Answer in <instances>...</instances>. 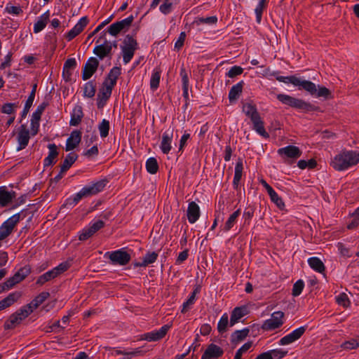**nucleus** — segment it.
Segmentation results:
<instances>
[{"label": "nucleus", "mask_w": 359, "mask_h": 359, "mask_svg": "<svg viewBox=\"0 0 359 359\" xmlns=\"http://www.w3.org/2000/svg\"><path fill=\"white\" fill-rule=\"evenodd\" d=\"M161 72L158 68L153 69L150 78V88L152 91L157 90L159 86Z\"/></svg>", "instance_id": "obj_38"}, {"label": "nucleus", "mask_w": 359, "mask_h": 359, "mask_svg": "<svg viewBox=\"0 0 359 359\" xmlns=\"http://www.w3.org/2000/svg\"><path fill=\"white\" fill-rule=\"evenodd\" d=\"M123 62L125 65L129 63L134 56L135 50L138 48L136 39L130 35H126L121 45Z\"/></svg>", "instance_id": "obj_4"}, {"label": "nucleus", "mask_w": 359, "mask_h": 359, "mask_svg": "<svg viewBox=\"0 0 359 359\" xmlns=\"http://www.w3.org/2000/svg\"><path fill=\"white\" fill-rule=\"evenodd\" d=\"M243 170V160L238 159L235 165L234 177L233 180V187L235 189H238L240 186V182L242 177Z\"/></svg>", "instance_id": "obj_30"}, {"label": "nucleus", "mask_w": 359, "mask_h": 359, "mask_svg": "<svg viewBox=\"0 0 359 359\" xmlns=\"http://www.w3.org/2000/svg\"><path fill=\"white\" fill-rule=\"evenodd\" d=\"M48 148L49 149L48 155L43 161V165L45 167H48L53 164L55 158L58 154L57 147L55 144H49Z\"/></svg>", "instance_id": "obj_34"}, {"label": "nucleus", "mask_w": 359, "mask_h": 359, "mask_svg": "<svg viewBox=\"0 0 359 359\" xmlns=\"http://www.w3.org/2000/svg\"><path fill=\"white\" fill-rule=\"evenodd\" d=\"M358 163V150L342 149L330 160V165L337 171L347 170Z\"/></svg>", "instance_id": "obj_1"}, {"label": "nucleus", "mask_w": 359, "mask_h": 359, "mask_svg": "<svg viewBox=\"0 0 359 359\" xmlns=\"http://www.w3.org/2000/svg\"><path fill=\"white\" fill-rule=\"evenodd\" d=\"M106 186L105 180H100L84 186L79 192L66 200V205H76L83 198H87L102 191Z\"/></svg>", "instance_id": "obj_2"}, {"label": "nucleus", "mask_w": 359, "mask_h": 359, "mask_svg": "<svg viewBox=\"0 0 359 359\" xmlns=\"http://www.w3.org/2000/svg\"><path fill=\"white\" fill-rule=\"evenodd\" d=\"M69 266L70 264L67 262L60 263L55 268L40 276L38 278L36 283L42 285L46 282L50 281V280L57 277L60 274L67 271L69 268Z\"/></svg>", "instance_id": "obj_5"}, {"label": "nucleus", "mask_w": 359, "mask_h": 359, "mask_svg": "<svg viewBox=\"0 0 359 359\" xmlns=\"http://www.w3.org/2000/svg\"><path fill=\"white\" fill-rule=\"evenodd\" d=\"M44 109L45 105L43 104L38 106L34 112H33L31 118L34 119L35 121H39L41 119V114Z\"/></svg>", "instance_id": "obj_60"}, {"label": "nucleus", "mask_w": 359, "mask_h": 359, "mask_svg": "<svg viewBox=\"0 0 359 359\" xmlns=\"http://www.w3.org/2000/svg\"><path fill=\"white\" fill-rule=\"evenodd\" d=\"M158 253L155 252H148L143 257L142 262H136L134 264L135 267H146L149 264L154 263L158 258Z\"/></svg>", "instance_id": "obj_31"}, {"label": "nucleus", "mask_w": 359, "mask_h": 359, "mask_svg": "<svg viewBox=\"0 0 359 359\" xmlns=\"http://www.w3.org/2000/svg\"><path fill=\"white\" fill-rule=\"evenodd\" d=\"M30 313H32V310L29 309V306L22 307L15 313L12 314L9 319L5 322L4 328L6 330H10L15 327Z\"/></svg>", "instance_id": "obj_6"}, {"label": "nucleus", "mask_w": 359, "mask_h": 359, "mask_svg": "<svg viewBox=\"0 0 359 359\" xmlns=\"http://www.w3.org/2000/svg\"><path fill=\"white\" fill-rule=\"evenodd\" d=\"M50 294L48 292H43L36 296L29 304L25 306H29V309L32 310V313L34 309L38 308L46 299H48Z\"/></svg>", "instance_id": "obj_35"}, {"label": "nucleus", "mask_w": 359, "mask_h": 359, "mask_svg": "<svg viewBox=\"0 0 359 359\" xmlns=\"http://www.w3.org/2000/svg\"><path fill=\"white\" fill-rule=\"evenodd\" d=\"M276 79L284 83H291L294 86L299 88V89H304L308 93H313L315 91V83L307 80L302 79L300 77L296 76H276Z\"/></svg>", "instance_id": "obj_3"}, {"label": "nucleus", "mask_w": 359, "mask_h": 359, "mask_svg": "<svg viewBox=\"0 0 359 359\" xmlns=\"http://www.w3.org/2000/svg\"><path fill=\"white\" fill-rule=\"evenodd\" d=\"M277 99L283 104H286L298 109L309 110L311 107L310 104L306 102L286 94H278L277 95Z\"/></svg>", "instance_id": "obj_8"}, {"label": "nucleus", "mask_w": 359, "mask_h": 359, "mask_svg": "<svg viewBox=\"0 0 359 359\" xmlns=\"http://www.w3.org/2000/svg\"><path fill=\"white\" fill-rule=\"evenodd\" d=\"M243 68L239 66H233L230 68L229 72L226 73V76L229 78H233L243 73Z\"/></svg>", "instance_id": "obj_59"}, {"label": "nucleus", "mask_w": 359, "mask_h": 359, "mask_svg": "<svg viewBox=\"0 0 359 359\" xmlns=\"http://www.w3.org/2000/svg\"><path fill=\"white\" fill-rule=\"evenodd\" d=\"M240 215L241 211L239 209L233 212L231 215H230V216L229 217V218L227 219L224 224V231H229L234 226V224L237 222L238 217L240 216Z\"/></svg>", "instance_id": "obj_40"}, {"label": "nucleus", "mask_w": 359, "mask_h": 359, "mask_svg": "<svg viewBox=\"0 0 359 359\" xmlns=\"http://www.w3.org/2000/svg\"><path fill=\"white\" fill-rule=\"evenodd\" d=\"M5 10L8 13L16 15L22 13V10L20 6L6 5Z\"/></svg>", "instance_id": "obj_63"}, {"label": "nucleus", "mask_w": 359, "mask_h": 359, "mask_svg": "<svg viewBox=\"0 0 359 359\" xmlns=\"http://www.w3.org/2000/svg\"><path fill=\"white\" fill-rule=\"evenodd\" d=\"M99 65V61L96 57H90L86 62L82 72V79L86 81L89 79L96 72Z\"/></svg>", "instance_id": "obj_18"}, {"label": "nucleus", "mask_w": 359, "mask_h": 359, "mask_svg": "<svg viewBox=\"0 0 359 359\" xmlns=\"http://www.w3.org/2000/svg\"><path fill=\"white\" fill-rule=\"evenodd\" d=\"M243 87V81H240V82L237 83L236 84L233 85L231 88L229 93V100L230 102H231V103L234 102L238 99L240 95L242 93Z\"/></svg>", "instance_id": "obj_33"}, {"label": "nucleus", "mask_w": 359, "mask_h": 359, "mask_svg": "<svg viewBox=\"0 0 359 359\" xmlns=\"http://www.w3.org/2000/svg\"><path fill=\"white\" fill-rule=\"evenodd\" d=\"M15 192L9 190L6 186L0 187V208H4L10 205L15 198Z\"/></svg>", "instance_id": "obj_19"}, {"label": "nucleus", "mask_w": 359, "mask_h": 359, "mask_svg": "<svg viewBox=\"0 0 359 359\" xmlns=\"http://www.w3.org/2000/svg\"><path fill=\"white\" fill-rule=\"evenodd\" d=\"M306 327L304 326L299 327L294 330L290 333L282 337L278 342L280 346L290 345L298 340L305 332Z\"/></svg>", "instance_id": "obj_15"}, {"label": "nucleus", "mask_w": 359, "mask_h": 359, "mask_svg": "<svg viewBox=\"0 0 359 359\" xmlns=\"http://www.w3.org/2000/svg\"><path fill=\"white\" fill-rule=\"evenodd\" d=\"M133 21L132 15L116 22L111 24L108 28V32L110 35L116 36L124 29L128 27Z\"/></svg>", "instance_id": "obj_17"}, {"label": "nucleus", "mask_w": 359, "mask_h": 359, "mask_svg": "<svg viewBox=\"0 0 359 359\" xmlns=\"http://www.w3.org/2000/svg\"><path fill=\"white\" fill-rule=\"evenodd\" d=\"M359 225V207L357 208L355 212V216L353 218L352 221L348 224V229H353L355 226Z\"/></svg>", "instance_id": "obj_64"}, {"label": "nucleus", "mask_w": 359, "mask_h": 359, "mask_svg": "<svg viewBox=\"0 0 359 359\" xmlns=\"http://www.w3.org/2000/svg\"><path fill=\"white\" fill-rule=\"evenodd\" d=\"M200 208L195 202H190L188 205L187 215L190 224H194L200 217Z\"/></svg>", "instance_id": "obj_25"}, {"label": "nucleus", "mask_w": 359, "mask_h": 359, "mask_svg": "<svg viewBox=\"0 0 359 359\" xmlns=\"http://www.w3.org/2000/svg\"><path fill=\"white\" fill-rule=\"evenodd\" d=\"M251 121L253 124V130H255L257 133L264 138H268L269 137V133L264 128V122L262 120L260 116L252 119Z\"/></svg>", "instance_id": "obj_32"}, {"label": "nucleus", "mask_w": 359, "mask_h": 359, "mask_svg": "<svg viewBox=\"0 0 359 359\" xmlns=\"http://www.w3.org/2000/svg\"><path fill=\"white\" fill-rule=\"evenodd\" d=\"M95 94V88L92 82L85 83L83 86V96L86 97H93Z\"/></svg>", "instance_id": "obj_51"}, {"label": "nucleus", "mask_w": 359, "mask_h": 359, "mask_svg": "<svg viewBox=\"0 0 359 359\" xmlns=\"http://www.w3.org/2000/svg\"><path fill=\"white\" fill-rule=\"evenodd\" d=\"M146 169L150 174H156L158 170V165L155 158H149L146 161Z\"/></svg>", "instance_id": "obj_43"}, {"label": "nucleus", "mask_w": 359, "mask_h": 359, "mask_svg": "<svg viewBox=\"0 0 359 359\" xmlns=\"http://www.w3.org/2000/svg\"><path fill=\"white\" fill-rule=\"evenodd\" d=\"M83 112L80 107H75L70 120V125L76 126L81 121Z\"/></svg>", "instance_id": "obj_48"}, {"label": "nucleus", "mask_w": 359, "mask_h": 359, "mask_svg": "<svg viewBox=\"0 0 359 359\" xmlns=\"http://www.w3.org/2000/svg\"><path fill=\"white\" fill-rule=\"evenodd\" d=\"M248 313V309L246 306H238L233 309L231 312L230 318V325L233 326L238 322L243 317L246 316Z\"/></svg>", "instance_id": "obj_27"}, {"label": "nucleus", "mask_w": 359, "mask_h": 359, "mask_svg": "<svg viewBox=\"0 0 359 359\" xmlns=\"http://www.w3.org/2000/svg\"><path fill=\"white\" fill-rule=\"evenodd\" d=\"M223 353L224 351L220 346L215 344H210L202 355L201 359L217 358L222 356Z\"/></svg>", "instance_id": "obj_22"}, {"label": "nucleus", "mask_w": 359, "mask_h": 359, "mask_svg": "<svg viewBox=\"0 0 359 359\" xmlns=\"http://www.w3.org/2000/svg\"><path fill=\"white\" fill-rule=\"evenodd\" d=\"M309 93L311 95H314L317 97L327 98L329 96L330 92L325 87L318 86V88H317V86L315 84V91L313 93Z\"/></svg>", "instance_id": "obj_50"}, {"label": "nucleus", "mask_w": 359, "mask_h": 359, "mask_svg": "<svg viewBox=\"0 0 359 359\" xmlns=\"http://www.w3.org/2000/svg\"><path fill=\"white\" fill-rule=\"evenodd\" d=\"M106 255H109V258L114 265L125 266L129 263L131 259L130 255L125 248H121L113 252H108Z\"/></svg>", "instance_id": "obj_10"}, {"label": "nucleus", "mask_w": 359, "mask_h": 359, "mask_svg": "<svg viewBox=\"0 0 359 359\" xmlns=\"http://www.w3.org/2000/svg\"><path fill=\"white\" fill-rule=\"evenodd\" d=\"M76 66V61L74 58L67 59L63 66L64 72L72 71Z\"/></svg>", "instance_id": "obj_58"}, {"label": "nucleus", "mask_w": 359, "mask_h": 359, "mask_svg": "<svg viewBox=\"0 0 359 359\" xmlns=\"http://www.w3.org/2000/svg\"><path fill=\"white\" fill-rule=\"evenodd\" d=\"M114 87V86L110 85L107 82L104 81L103 86L100 90V96H101L102 99L107 100L111 96Z\"/></svg>", "instance_id": "obj_47"}, {"label": "nucleus", "mask_w": 359, "mask_h": 359, "mask_svg": "<svg viewBox=\"0 0 359 359\" xmlns=\"http://www.w3.org/2000/svg\"><path fill=\"white\" fill-rule=\"evenodd\" d=\"M50 18L49 11H46L42 15L39 16L34 25V32L39 33L41 32L46 26Z\"/></svg>", "instance_id": "obj_28"}, {"label": "nucleus", "mask_w": 359, "mask_h": 359, "mask_svg": "<svg viewBox=\"0 0 359 359\" xmlns=\"http://www.w3.org/2000/svg\"><path fill=\"white\" fill-rule=\"evenodd\" d=\"M284 313L282 311H274L270 318L265 320L261 327L265 331H273L281 327L284 323Z\"/></svg>", "instance_id": "obj_7"}, {"label": "nucleus", "mask_w": 359, "mask_h": 359, "mask_svg": "<svg viewBox=\"0 0 359 359\" xmlns=\"http://www.w3.org/2000/svg\"><path fill=\"white\" fill-rule=\"evenodd\" d=\"M335 299L337 304L344 307H348L350 304L348 295L344 292L339 294L337 296H336Z\"/></svg>", "instance_id": "obj_54"}, {"label": "nucleus", "mask_w": 359, "mask_h": 359, "mask_svg": "<svg viewBox=\"0 0 359 359\" xmlns=\"http://www.w3.org/2000/svg\"><path fill=\"white\" fill-rule=\"evenodd\" d=\"M17 107L15 104L6 103L2 107V112L6 114H13Z\"/></svg>", "instance_id": "obj_62"}, {"label": "nucleus", "mask_w": 359, "mask_h": 359, "mask_svg": "<svg viewBox=\"0 0 359 359\" xmlns=\"http://www.w3.org/2000/svg\"><path fill=\"white\" fill-rule=\"evenodd\" d=\"M104 225V221L97 219H93L88 226H85L79 233V239L80 241H86L88 239L97 231L103 228Z\"/></svg>", "instance_id": "obj_9"}, {"label": "nucleus", "mask_w": 359, "mask_h": 359, "mask_svg": "<svg viewBox=\"0 0 359 359\" xmlns=\"http://www.w3.org/2000/svg\"><path fill=\"white\" fill-rule=\"evenodd\" d=\"M20 213H16L7 219L0 226V240H4L12 233L16 224L20 222Z\"/></svg>", "instance_id": "obj_11"}, {"label": "nucleus", "mask_w": 359, "mask_h": 359, "mask_svg": "<svg viewBox=\"0 0 359 359\" xmlns=\"http://www.w3.org/2000/svg\"><path fill=\"white\" fill-rule=\"evenodd\" d=\"M171 325H165L162 326L159 330H152L149 332H146L141 336V339L146 340L147 341H157L163 339L170 329Z\"/></svg>", "instance_id": "obj_14"}, {"label": "nucleus", "mask_w": 359, "mask_h": 359, "mask_svg": "<svg viewBox=\"0 0 359 359\" xmlns=\"http://www.w3.org/2000/svg\"><path fill=\"white\" fill-rule=\"evenodd\" d=\"M121 74V69L119 67H113L104 81L107 82L110 85L115 86L118 76Z\"/></svg>", "instance_id": "obj_39"}, {"label": "nucleus", "mask_w": 359, "mask_h": 359, "mask_svg": "<svg viewBox=\"0 0 359 359\" xmlns=\"http://www.w3.org/2000/svg\"><path fill=\"white\" fill-rule=\"evenodd\" d=\"M118 353L123 354L124 355V358L123 359H131L133 356H135L137 355H142V351L141 348H137L135 349L134 351L126 352V353L119 351Z\"/></svg>", "instance_id": "obj_61"}, {"label": "nucleus", "mask_w": 359, "mask_h": 359, "mask_svg": "<svg viewBox=\"0 0 359 359\" xmlns=\"http://www.w3.org/2000/svg\"><path fill=\"white\" fill-rule=\"evenodd\" d=\"M266 7V0H260L255 9V13L256 15V21L258 23H260L262 20V13Z\"/></svg>", "instance_id": "obj_46"}, {"label": "nucleus", "mask_w": 359, "mask_h": 359, "mask_svg": "<svg viewBox=\"0 0 359 359\" xmlns=\"http://www.w3.org/2000/svg\"><path fill=\"white\" fill-rule=\"evenodd\" d=\"M81 140V133L79 130H73L69 137L67 138L65 150L71 151L76 148L80 143Z\"/></svg>", "instance_id": "obj_26"}, {"label": "nucleus", "mask_w": 359, "mask_h": 359, "mask_svg": "<svg viewBox=\"0 0 359 359\" xmlns=\"http://www.w3.org/2000/svg\"><path fill=\"white\" fill-rule=\"evenodd\" d=\"M99 131L101 137H106L109 134V123L106 119H103L99 125Z\"/></svg>", "instance_id": "obj_53"}, {"label": "nucleus", "mask_w": 359, "mask_h": 359, "mask_svg": "<svg viewBox=\"0 0 359 359\" xmlns=\"http://www.w3.org/2000/svg\"><path fill=\"white\" fill-rule=\"evenodd\" d=\"M278 153L279 155L282 156H285L290 158H297L302 154V152L299 147L293 145H289L280 148L278 150Z\"/></svg>", "instance_id": "obj_24"}, {"label": "nucleus", "mask_w": 359, "mask_h": 359, "mask_svg": "<svg viewBox=\"0 0 359 359\" xmlns=\"http://www.w3.org/2000/svg\"><path fill=\"white\" fill-rule=\"evenodd\" d=\"M287 354V351L283 348H275L260 353L255 359H282Z\"/></svg>", "instance_id": "obj_21"}, {"label": "nucleus", "mask_w": 359, "mask_h": 359, "mask_svg": "<svg viewBox=\"0 0 359 359\" xmlns=\"http://www.w3.org/2000/svg\"><path fill=\"white\" fill-rule=\"evenodd\" d=\"M359 346V337L356 339H352L345 341L341 344V347L344 349H354Z\"/></svg>", "instance_id": "obj_56"}, {"label": "nucleus", "mask_w": 359, "mask_h": 359, "mask_svg": "<svg viewBox=\"0 0 359 359\" xmlns=\"http://www.w3.org/2000/svg\"><path fill=\"white\" fill-rule=\"evenodd\" d=\"M198 292V290L195 289L191 294L189 295L188 299L184 302L182 304V307L181 309L182 313H186L187 311H189L191 308V306L194 304L196 301V295Z\"/></svg>", "instance_id": "obj_42"}, {"label": "nucleus", "mask_w": 359, "mask_h": 359, "mask_svg": "<svg viewBox=\"0 0 359 359\" xmlns=\"http://www.w3.org/2000/svg\"><path fill=\"white\" fill-rule=\"evenodd\" d=\"M316 165L317 163L314 159H310L309 161L299 160L297 163L298 167L302 170L306 168L312 169L314 168L316 166Z\"/></svg>", "instance_id": "obj_52"}, {"label": "nucleus", "mask_w": 359, "mask_h": 359, "mask_svg": "<svg viewBox=\"0 0 359 359\" xmlns=\"http://www.w3.org/2000/svg\"><path fill=\"white\" fill-rule=\"evenodd\" d=\"M159 10L162 13H163L165 15H167V14L171 13L172 10V1L171 0H165L163 4H162L160 6Z\"/></svg>", "instance_id": "obj_57"}, {"label": "nucleus", "mask_w": 359, "mask_h": 359, "mask_svg": "<svg viewBox=\"0 0 359 359\" xmlns=\"http://www.w3.org/2000/svg\"><path fill=\"white\" fill-rule=\"evenodd\" d=\"M269 195L270 196L271 201L274 203L279 209L283 210L285 208L284 202L275 190L271 191Z\"/></svg>", "instance_id": "obj_49"}, {"label": "nucleus", "mask_w": 359, "mask_h": 359, "mask_svg": "<svg viewBox=\"0 0 359 359\" xmlns=\"http://www.w3.org/2000/svg\"><path fill=\"white\" fill-rule=\"evenodd\" d=\"M36 88V85H35L34 86L29 96L28 97V98L25 102V107H24V109L22 111V117H25L27 115L31 106L32 105V103L34 102V97H35Z\"/></svg>", "instance_id": "obj_44"}, {"label": "nucleus", "mask_w": 359, "mask_h": 359, "mask_svg": "<svg viewBox=\"0 0 359 359\" xmlns=\"http://www.w3.org/2000/svg\"><path fill=\"white\" fill-rule=\"evenodd\" d=\"M30 273L29 266H24L8 278L3 285V290H9L15 285L23 280Z\"/></svg>", "instance_id": "obj_13"}, {"label": "nucleus", "mask_w": 359, "mask_h": 359, "mask_svg": "<svg viewBox=\"0 0 359 359\" xmlns=\"http://www.w3.org/2000/svg\"><path fill=\"white\" fill-rule=\"evenodd\" d=\"M100 43L95 46L93 48V53L100 60H102L104 57H111L112 48L116 46V42L113 43L111 41L104 39L102 43H101V40H97L96 41V43Z\"/></svg>", "instance_id": "obj_12"}, {"label": "nucleus", "mask_w": 359, "mask_h": 359, "mask_svg": "<svg viewBox=\"0 0 359 359\" xmlns=\"http://www.w3.org/2000/svg\"><path fill=\"white\" fill-rule=\"evenodd\" d=\"M304 287V282L301 279L298 280L293 285L292 294L294 297L299 296L302 293Z\"/></svg>", "instance_id": "obj_55"}, {"label": "nucleus", "mask_w": 359, "mask_h": 359, "mask_svg": "<svg viewBox=\"0 0 359 359\" xmlns=\"http://www.w3.org/2000/svg\"><path fill=\"white\" fill-rule=\"evenodd\" d=\"M172 137V132L167 130L163 133L160 149L164 154H168L171 151Z\"/></svg>", "instance_id": "obj_23"}, {"label": "nucleus", "mask_w": 359, "mask_h": 359, "mask_svg": "<svg viewBox=\"0 0 359 359\" xmlns=\"http://www.w3.org/2000/svg\"><path fill=\"white\" fill-rule=\"evenodd\" d=\"M16 139L18 142L16 150L18 151L24 149L27 146L30 139V135L29 130L25 125H22L19 128Z\"/></svg>", "instance_id": "obj_16"}, {"label": "nucleus", "mask_w": 359, "mask_h": 359, "mask_svg": "<svg viewBox=\"0 0 359 359\" xmlns=\"http://www.w3.org/2000/svg\"><path fill=\"white\" fill-rule=\"evenodd\" d=\"M309 266L316 272L323 273L325 271V265L321 259L316 257H312L308 259Z\"/></svg>", "instance_id": "obj_36"}, {"label": "nucleus", "mask_w": 359, "mask_h": 359, "mask_svg": "<svg viewBox=\"0 0 359 359\" xmlns=\"http://www.w3.org/2000/svg\"><path fill=\"white\" fill-rule=\"evenodd\" d=\"M88 23V19L86 16L81 18L77 23L74 26V27L67 34L66 39L67 41H69L72 40L80 33H81L84 28L87 26Z\"/></svg>", "instance_id": "obj_20"}, {"label": "nucleus", "mask_w": 359, "mask_h": 359, "mask_svg": "<svg viewBox=\"0 0 359 359\" xmlns=\"http://www.w3.org/2000/svg\"><path fill=\"white\" fill-rule=\"evenodd\" d=\"M243 111L250 120L259 116L256 107L251 102H246L243 104Z\"/></svg>", "instance_id": "obj_37"}, {"label": "nucleus", "mask_w": 359, "mask_h": 359, "mask_svg": "<svg viewBox=\"0 0 359 359\" xmlns=\"http://www.w3.org/2000/svg\"><path fill=\"white\" fill-rule=\"evenodd\" d=\"M229 325V316L224 313L220 318L217 323V330L219 333H223L226 331Z\"/></svg>", "instance_id": "obj_45"}, {"label": "nucleus", "mask_w": 359, "mask_h": 359, "mask_svg": "<svg viewBox=\"0 0 359 359\" xmlns=\"http://www.w3.org/2000/svg\"><path fill=\"white\" fill-rule=\"evenodd\" d=\"M20 297L21 292H20L10 293L6 298L0 301V311L13 305Z\"/></svg>", "instance_id": "obj_29"}, {"label": "nucleus", "mask_w": 359, "mask_h": 359, "mask_svg": "<svg viewBox=\"0 0 359 359\" xmlns=\"http://www.w3.org/2000/svg\"><path fill=\"white\" fill-rule=\"evenodd\" d=\"M77 158L76 154L74 153H70L65 157L62 165L60 172H66L69 168L72 166V165L75 162V161Z\"/></svg>", "instance_id": "obj_41"}]
</instances>
